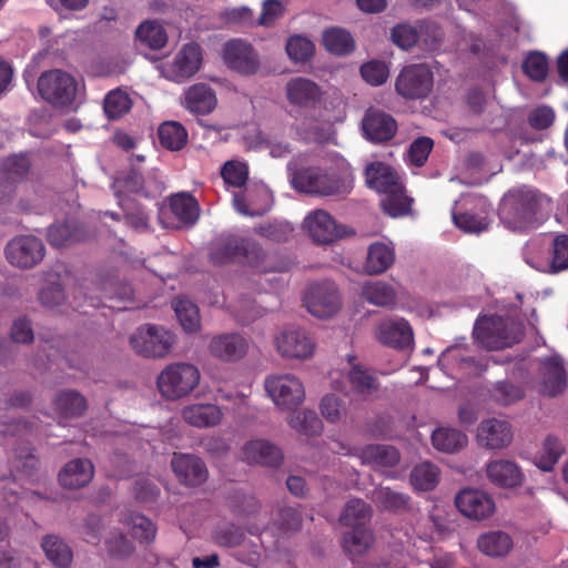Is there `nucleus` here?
<instances>
[{
	"mask_svg": "<svg viewBox=\"0 0 568 568\" xmlns=\"http://www.w3.org/2000/svg\"><path fill=\"white\" fill-rule=\"evenodd\" d=\"M159 140L162 146L168 150H181L187 141V132L179 122H164L158 130Z\"/></svg>",
	"mask_w": 568,
	"mask_h": 568,
	"instance_id": "obj_46",
	"label": "nucleus"
},
{
	"mask_svg": "<svg viewBox=\"0 0 568 568\" xmlns=\"http://www.w3.org/2000/svg\"><path fill=\"white\" fill-rule=\"evenodd\" d=\"M287 423L298 434L307 437L318 436L323 430L321 418L311 409L295 412L288 417Z\"/></svg>",
	"mask_w": 568,
	"mask_h": 568,
	"instance_id": "obj_41",
	"label": "nucleus"
},
{
	"mask_svg": "<svg viewBox=\"0 0 568 568\" xmlns=\"http://www.w3.org/2000/svg\"><path fill=\"white\" fill-rule=\"evenodd\" d=\"M135 36L152 50L162 49L168 42V34L164 28L155 21L141 23L135 31Z\"/></svg>",
	"mask_w": 568,
	"mask_h": 568,
	"instance_id": "obj_49",
	"label": "nucleus"
},
{
	"mask_svg": "<svg viewBox=\"0 0 568 568\" xmlns=\"http://www.w3.org/2000/svg\"><path fill=\"white\" fill-rule=\"evenodd\" d=\"M362 294L367 302L377 306H389L396 302L394 288L382 281L366 282L362 287Z\"/></svg>",
	"mask_w": 568,
	"mask_h": 568,
	"instance_id": "obj_47",
	"label": "nucleus"
},
{
	"mask_svg": "<svg viewBox=\"0 0 568 568\" xmlns=\"http://www.w3.org/2000/svg\"><path fill=\"white\" fill-rule=\"evenodd\" d=\"M103 109L108 119H120L130 111L131 99L125 92L121 90H113L106 94Z\"/></svg>",
	"mask_w": 568,
	"mask_h": 568,
	"instance_id": "obj_52",
	"label": "nucleus"
},
{
	"mask_svg": "<svg viewBox=\"0 0 568 568\" xmlns=\"http://www.w3.org/2000/svg\"><path fill=\"white\" fill-rule=\"evenodd\" d=\"M304 303L312 315L327 318L341 308V296L334 282L323 281L308 286L304 295Z\"/></svg>",
	"mask_w": 568,
	"mask_h": 568,
	"instance_id": "obj_9",
	"label": "nucleus"
},
{
	"mask_svg": "<svg viewBox=\"0 0 568 568\" xmlns=\"http://www.w3.org/2000/svg\"><path fill=\"white\" fill-rule=\"evenodd\" d=\"M30 160L26 155L7 158L0 168V202L12 201L17 183L24 180L30 171Z\"/></svg>",
	"mask_w": 568,
	"mask_h": 568,
	"instance_id": "obj_14",
	"label": "nucleus"
},
{
	"mask_svg": "<svg viewBox=\"0 0 568 568\" xmlns=\"http://www.w3.org/2000/svg\"><path fill=\"white\" fill-rule=\"evenodd\" d=\"M412 199L404 192L403 183L398 190H392L386 193V197L382 201L383 211L393 216H402L410 211Z\"/></svg>",
	"mask_w": 568,
	"mask_h": 568,
	"instance_id": "obj_51",
	"label": "nucleus"
},
{
	"mask_svg": "<svg viewBox=\"0 0 568 568\" xmlns=\"http://www.w3.org/2000/svg\"><path fill=\"white\" fill-rule=\"evenodd\" d=\"M362 464L374 468H393L400 462L399 450L386 444H371L359 449Z\"/></svg>",
	"mask_w": 568,
	"mask_h": 568,
	"instance_id": "obj_25",
	"label": "nucleus"
},
{
	"mask_svg": "<svg viewBox=\"0 0 568 568\" xmlns=\"http://www.w3.org/2000/svg\"><path fill=\"white\" fill-rule=\"evenodd\" d=\"M390 36L397 47L408 50L418 42L420 34L417 28L408 23H399L392 29Z\"/></svg>",
	"mask_w": 568,
	"mask_h": 568,
	"instance_id": "obj_62",
	"label": "nucleus"
},
{
	"mask_svg": "<svg viewBox=\"0 0 568 568\" xmlns=\"http://www.w3.org/2000/svg\"><path fill=\"white\" fill-rule=\"evenodd\" d=\"M278 353L291 359H307L314 354L315 342L300 327L285 328L276 337Z\"/></svg>",
	"mask_w": 568,
	"mask_h": 568,
	"instance_id": "obj_11",
	"label": "nucleus"
},
{
	"mask_svg": "<svg viewBox=\"0 0 568 568\" xmlns=\"http://www.w3.org/2000/svg\"><path fill=\"white\" fill-rule=\"evenodd\" d=\"M525 74L536 82H542L548 74L547 57L541 52L529 53L523 62Z\"/></svg>",
	"mask_w": 568,
	"mask_h": 568,
	"instance_id": "obj_55",
	"label": "nucleus"
},
{
	"mask_svg": "<svg viewBox=\"0 0 568 568\" xmlns=\"http://www.w3.org/2000/svg\"><path fill=\"white\" fill-rule=\"evenodd\" d=\"M182 416L189 425L204 428L217 425L223 417V413L213 404H193L183 408Z\"/></svg>",
	"mask_w": 568,
	"mask_h": 568,
	"instance_id": "obj_31",
	"label": "nucleus"
},
{
	"mask_svg": "<svg viewBox=\"0 0 568 568\" xmlns=\"http://www.w3.org/2000/svg\"><path fill=\"white\" fill-rule=\"evenodd\" d=\"M434 74L425 63L403 68L395 81L396 92L407 100L425 99L432 92Z\"/></svg>",
	"mask_w": 568,
	"mask_h": 568,
	"instance_id": "obj_7",
	"label": "nucleus"
},
{
	"mask_svg": "<svg viewBox=\"0 0 568 568\" xmlns=\"http://www.w3.org/2000/svg\"><path fill=\"white\" fill-rule=\"evenodd\" d=\"M352 389L366 397L376 393L379 388L378 379L359 365H353L348 373Z\"/></svg>",
	"mask_w": 568,
	"mask_h": 568,
	"instance_id": "obj_48",
	"label": "nucleus"
},
{
	"mask_svg": "<svg viewBox=\"0 0 568 568\" xmlns=\"http://www.w3.org/2000/svg\"><path fill=\"white\" fill-rule=\"evenodd\" d=\"M174 344V336L164 327L145 324L130 336L133 351L143 357H163Z\"/></svg>",
	"mask_w": 568,
	"mask_h": 568,
	"instance_id": "obj_6",
	"label": "nucleus"
},
{
	"mask_svg": "<svg viewBox=\"0 0 568 568\" xmlns=\"http://www.w3.org/2000/svg\"><path fill=\"white\" fill-rule=\"evenodd\" d=\"M129 523L132 526V534L135 538L145 542H150L155 538L156 528L144 515L132 514Z\"/></svg>",
	"mask_w": 568,
	"mask_h": 568,
	"instance_id": "obj_63",
	"label": "nucleus"
},
{
	"mask_svg": "<svg viewBox=\"0 0 568 568\" xmlns=\"http://www.w3.org/2000/svg\"><path fill=\"white\" fill-rule=\"evenodd\" d=\"M538 392L548 397L561 394L567 387V374L562 359L559 356H550L540 361L538 369Z\"/></svg>",
	"mask_w": 568,
	"mask_h": 568,
	"instance_id": "obj_12",
	"label": "nucleus"
},
{
	"mask_svg": "<svg viewBox=\"0 0 568 568\" xmlns=\"http://www.w3.org/2000/svg\"><path fill=\"white\" fill-rule=\"evenodd\" d=\"M175 315L185 332L194 333L200 328L201 321L197 306L190 300L176 297L172 302Z\"/></svg>",
	"mask_w": 568,
	"mask_h": 568,
	"instance_id": "obj_44",
	"label": "nucleus"
},
{
	"mask_svg": "<svg viewBox=\"0 0 568 568\" xmlns=\"http://www.w3.org/2000/svg\"><path fill=\"white\" fill-rule=\"evenodd\" d=\"M119 187L130 193L143 194L150 196L151 193L160 190V185L152 186L150 180L144 179L142 173L134 166L132 162L131 169L119 176L115 181Z\"/></svg>",
	"mask_w": 568,
	"mask_h": 568,
	"instance_id": "obj_39",
	"label": "nucleus"
},
{
	"mask_svg": "<svg viewBox=\"0 0 568 568\" xmlns=\"http://www.w3.org/2000/svg\"><path fill=\"white\" fill-rule=\"evenodd\" d=\"M549 211L550 197L528 186L508 191L499 205L501 222L513 231H527L537 226L541 215Z\"/></svg>",
	"mask_w": 568,
	"mask_h": 568,
	"instance_id": "obj_1",
	"label": "nucleus"
},
{
	"mask_svg": "<svg viewBox=\"0 0 568 568\" xmlns=\"http://www.w3.org/2000/svg\"><path fill=\"white\" fill-rule=\"evenodd\" d=\"M305 227L313 241L320 244L333 243L348 234L346 226L337 224L324 210L310 213L305 219Z\"/></svg>",
	"mask_w": 568,
	"mask_h": 568,
	"instance_id": "obj_13",
	"label": "nucleus"
},
{
	"mask_svg": "<svg viewBox=\"0 0 568 568\" xmlns=\"http://www.w3.org/2000/svg\"><path fill=\"white\" fill-rule=\"evenodd\" d=\"M171 466L180 483L189 487H197L209 477L204 462L195 455L175 453Z\"/></svg>",
	"mask_w": 568,
	"mask_h": 568,
	"instance_id": "obj_20",
	"label": "nucleus"
},
{
	"mask_svg": "<svg viewBox=\"0 0 568 568\" xmlns=\"http://www.w3.org/2000/svg\"><path fill=\"white\" fill-rule=\"evenodd\" d=\"M377 339L395 349H412L414 333L409 323L404 318H389L382 321L376 329Z\"/></svg>",
	"mask_w": 568,
	"mask_h": 568,
	"instance_id": "obj_17",
	"label": "nucleus"
},
{
	"mask_svg": "<svg viewBox=\"0 0 568 568\" xmlns=\"http://www.w3.org/2000/svg\"><path fill=\"white\" fill-rule=\"evenodd\" d=\"M245 239L236 235H221L211 243L210 260L215 265H224L240 260Z\"/></svg>",
	"mask_w": 568,
	"mask_h": 568,
	"instance_id": "obj_28",
	"label": "nucleus"
},
{
	"mask_svg": "<svg viewBox=\"0 0 568 568\" xmlns=\"http://www.w3.org/2000/svg\"><path fill=\"white\" fill-rule=\"evenodd\" d=\"M200 382V372L186 363L169 365L158 376V388L163 397L175 400L189 395Z\"/></svg>",
	"mask_w": 568,
	"mask_h": 568,
	"instance_id": "obj_4",
	"label": "nucleus"
},
{
	"mask_svg": "<svg viewBox=\"0 0 568 568\" xmlns=\"http://www.w3.org/2000/svg\"><path fill=\"white\" fill-rule=\"evenodd\" d=\"M364 136L374 143H384L394 138L397 131L395 119L381 110L371 108L362 120Z\"/></svg>",
	"mask_w": 568,
	"mask_h": 568,
	"instance_id": "obj_18",
	"label": "nucleus"
},
{
	"mask_svg": "<svg viewBox=\"0 0 568 568\" xmlns=\"http://www.w3.org/2000/svg\"><path fill=\"white\" fill-rule=\"evenodd\" d=\"M292 183L301 192L322 196H343L353 189L351 174L327 173L316 168L296 172Z\"/></svg>",
	"mask_w": 568,
	"mask_h": 568,
	"instance_id": "obj_2",
	"label": "nucleus"
},
{
	"mask_svg": "<svg viewBox=\"0 0 568 568\" xmlns=\"http://www.w3.org/2000/svg\"><path fill=\"white\" fill-rule=\"evenodd\" d=\"M365 178L369 189L384 194L392 190H398L402 184L394 169L383 162L369 163L365 169Z\"/></svg>",
	"mask_w": 568,
	"mask_h": 568,
	"instance_id": "obj_27",
	"label": "nucleus"
},
{
	"mask_svg": "<svg viewBox=\"0 0 568 568\" xmlns=\"http://www.w3.org/2000/svg\"><path fill=\"white\" fill-rule=\"evenodd\" d=\"M244 531L234 525H227L214 531L213 540L216 545L226 548H235L243 544Z\"/></svg>",
	"mask_w": 568,
	"mask_h": 568,
	"instance_id": "obj_61",
	"label": "nucleus"
},
{
	"mask_svg": "<svg viewBox=\"0 0 568 568\" xmlns=\"http://www.w3.org/2000/svg\"><path fill=\"white\" fill-rule=\"evenodd\" d=\"M562 454V446L555 437L548 436L542 446V453L537 463L538 467L544 471L552 470Z\"/></svg>",
	"mask_w": 568,
	"mask_h": 568,
	"instance_id": "obj_59",
	"label": "nucleus"
},
{
	"mask_svg": "<svg viewBox=\"0 0 568 568\" xmlns=\"http://www.w3.org/2000/svg\"><path fill=\"white\" fill-rule=\"evenodd\" d=\"M41 547L48 560L57 568H68L73 560L71 547L57 535H47L42 538Z\"/></svg>",
	"mask_w": 568,
	"mask_h": 568,
	"instance_id": "obj_33",
	"label": "nucleus"
},
{
	"mask_svg": "<svg viewBox=\"0 0 568 568\" xmlns=\"http://www.w3.org/2000/svg\"><path fill=\"white\" fill-rule=\"evenodd\" d=\"M446 359L456 363V365L464 369L466 374H479L485 369V366L476 361L475 357L466 356L459 347H449L444 353Z\"/></svg>",
	"mask_w": 568,
	"mask_h": 568,
	"instance_id": "obj_60",
	"label": "nucleus"
},
{
	"mask_svg": "<svg viewBox=\"0 0 568 568\" xmlns=\"http://www.w3.org/2000/svg\"><path fill=\"white\" fill-rule=\"evenodd\" d=\"M373 542V532L366 526L351 528L342 539L344 550L352 556L363 555L372 547Z\"/></svg>",
	"mask_w": 568,
	"mask_h": 568,
	"instance_id": "obj_40",
	"label": "nucleus"
},
{
	"mask_svg": "<svg viewBox=\"0 0 568 568\" xmlns=\"http://www.w3.org/2000/svg\"><path fill=\"white\" fill-rule=\"evenodd\" d=\"M4 252L11 265L28 270L42 262L45 247L43 242L34 235H20L8 242Z\"/></svg>",
	"mask_w": 568,
	"mask_h": 568,
	"instance_id": "obj_8",
	"label": "nucleus"
},
{
	"mask_svg": "<svg viewBox=\"0 0 568 568\" xmlns=\"http://www.w3.org/2000/svg\"><path fill=\"white\" fill-rule=\"evenodd\" d=\"M77 90L75 79L60 69L45 71L38 79L39 94L55 108L71 105L75 99Z\"/></svg>",
	"mask_w": 568,
	"mask_h": 568,
	"instance_id": "obj_5",
	"label": "nucleus"
},
{
	"mask_svg": "<svg viewBox=\"0 0 568 568\" xmlns=\"http://www.w3.org/2000/svg\"><path fill=\"white\" fill-rule=\"evenodd\" d=\"M467 436L455 428L439 427L432 434L433 446L444 453H456L467 445Z\"/></svg>",
	"mask_w": 568,
	"mask_h": 568,
	"instance_id": "obj_38",
	"label": "nucleus"
},
{
	"mask_svg": "<svg viewBox=\"0 0 568 568\" xmlns=\"http://www.w3.org/2000/svg\"><path fill=\"white\" fill-rule=\"evenodd\" d=\"M248 341L239 333H224L215 335L209 343L210 354L224 363H234L242 359L248 352Z\"/></svg>",
	"mask_w": 568,
	"mask_h": 568,
	"instance_id": "obj_16",
	"label": "nucleus"
},
{
	"mask_svg": "<svg viewBox=\"0 0 568 568\" xmlns=\"http://www.w3.org/2000/svg\"><path fill=\"white\" fill-rule=\"evenodd\" d=\"M550 273H558L568 268V235L559 234L554 237L550 247Z\"/></svg>",
	"mask_w": 568,
	"mask_h": 568,
	"instance_id": "obj_53",
	"label": "nucleus"
},
{
	"mask_svg": "<svg viewBox=\"0 0 568 568\" xmlns=\"http://www.w3.org/2000/svg\"><path fill=\"white\" fill-rule=\"evenodd\" d=\"M480 446L488 449H501L513 440V430L508 422L490 418L480 423L477 433Z\"/></svg>",
	"mask_w": 568,
	"mask_h": 568,
	"instance_id": "obj_21",
	"label": "nucleus"
},
{
	"mask_svg": "<svg viewBox=\"0 0 568 568\" xmlns=\"http://www.w3.org/2000/svg\"><path fill=\"white\" fill-rule=\"evenodd\" d=\"M371 518V506L361 498H352L345 504L339 515V523L349 528L365 527Z\"/></svg>",
	"mask_w": 568,
	"mask_h": 568,
	"instance_id": "obj_37",
	"label": "nucleus"
},
{
	"mask_svg": "<svg viewBox=\"0 0 568 568\" xmlns=\"http://www.w3.org/2000/svg\"><path fill=\"white\" fill-rule=\"evenodd\" d=\"M265 389L276 406L294 409L303 403L305 390L302 382L293 375H278L266 378Z\"/></svg>",
	"mask_w": 568,
	"mask_h": 568,
	"instance_id": "obj_10",
	"label": "nucleus"
},
{
	"mask_svg": "<svg viewBox=\"0 0 568 568\" xmlns=\"http://www.w3.org/2000/svg\"><path fill=\"white\" fill-rule=\"evenodd\" d=\"M361 75L371 85L384 84L389 77L388 65L381 60H371L361 67Z\"/></svg>",
	"mask_w": 568,
	"mask_h": 568,
	"instance_id": "obj_56",
	"label": "nucleus"
},
{
	"mask_svg": "<svg viewBox=\"0 0 568 568\" xmlns=\"http://www.w3.org/2000/svg\"><path fill=\"white\" fill-rule=\"evenodd\" d=\"M433 148L434 141L429 136H419L415 139L410 143L407 152V159L409 163L417 168L423 166L426 163Z\"/></svg>",
	"mask_w": 568,
	"mask_h": 568,
	"instance_id": "obj_58",
	"label": "nucleus"
},
{
	"mask_svg": "<svg viewBox=\"0 0 568 568\" xmlns=\"http://www.w3.org/2000/svg\"><path fill=\"white\" fill-rule=\"evenodd\" d=\"M372 499L378 508L394 514L410 511L413 507L410 496L387 486H377L372 491Z\"/></svg>",
	"mask_w": 568,
	"mask_h": 568,
	"instance_id": "obj_30",
	"label": "nucleus"
},
{
	"mask_svg": "<svg viewBox=\"0 0 568 568\" xmlns=\"http://www.w3.org/2000/svg\"><path fill=\"white\" fill-rule=\"evenodd\" d=\"M457 509L467 518L483 520L495 509L493 499L481 490L465 488L455 497Z\"/></svg>",
	"mask_w": 568,
	"mask_h": 568,
	"instance_id": "obj_19",
	"label": "nucleus"
},
{
	"mask_svg": "<svg viewBox=\"0 0 568 568\" xmlns=\"http://www.w3.org/2000/svg\"><path fill=\"white\" fill-rule=\"evenodd\" d=\"M477 547L484 555L499 558L508 555L514 547V542L508 532L491 530L478 537Z\"/></svg>",
	"mask_w": 568,
	"mask_h": 568,
	"instance_id": "obj_32",
	"label": "nucleus"
},
{
	"mask_svg": "<svg viewBox=\"0 0 568 568\" xmlns=\"http://www.w3.org/2000/svg\"><path fill=\"white\" fill-rule=\"evenodd\" d=\"M224 61L239 73L255 74L260 69V59L254 48L243 40H231L224 45Z\"/></svg>",
	"mask_w": 568,
	"mask_h": 568,
	"instance_id": "obj_15",
	"label": "nucleus"
},
{
	"mask_svg": "<svg viewBox=\"0 0 568 568\" xmlns=\"http://www.w3.org/2000/svg\"><path fill=\"white\" fill-rule=\"evenodd\" d=\"M202 51L197 43L185 44L170 65L171 79L183 82L193 77L201 67Z\"/></svg>",
	"mask_w": 568,
	"mask_h": 568,
	"instance_id": "obj_22",
	"label": "nucleus"
},
{
	"mask_svg": "<svg viewBox=\"0 0 568 568\" xmlns=\"http://www.w3.org/2000/svg\"><path fill=\"white\" fill-rule=\"evenodd\" d=\"M439 469L429 462H423L416 465L410 474V485L419 491H429L434 489L438 483Z\"/></svg>",
	"mask_w": 568,
	"mask_h": 568,
	"instance_id": "obj_43",
	"label": "nucleus"
},
{
	"mask_svg": "<svg viewBox=\"0 0 568 568\" xmlns=\"http://www.w3.org/2000/svg\"><path fill=\"white\" fill-rule=\"evenodd\" d=\"M255 232L273 242L281 243L290 239L293 229L288 223L275 222L260 225L255 227Z\"/></svg>",
	"mask_w": 568,
	"mask_h": 568,
	"instance_id": "obj_64",
	"label": "nucleus"
},
{
	"mask_svg": "<svg viewBox=\"0 0 568 568\" xmlns=\"http://www.w3.org/2000/svg\"><path fill=\"white\" fill-rule=\"evenodd\" d=\"M94 466L88 458H75L59 471L58 480L67 489H80L93 478Z\"/></svg>",
	"mask_w": 568,
	"mask_h": 568,
	"instance_id": "obj_23",
	"label": "nucleus"
},
{
	"mask_svg": "<svg viewBox=\"0 0 568 568\" xmlns=\"http://www.w3.org/2000/svg\"><path fill=\"white\" fill-rule=\"evenodd\" d=\"M243 457L248 464L278 467L283 460L281 449L265 439H253L243 447Z\"/></svg>",
	"mask_w": 568,
	"mask_h": 568,
	"instance_id": "obj_24",
	"label": "nucleus"
},
{
	"mask_svg": "<svg viewBox=\"0 0 568 568\" xmlns=\"http://www.w3.org/2000/svg\"><path fill=\"white\" fill-rule=\"evenodd\" d=\"M170 209L178 221L191 226L195 224L200 215L197 201L189 193H178L170 197Z\"/></svg>",
	"mask_w": 568,
	"mask_h": 568,
	"instance_id": "obj_34",
	"label": "nucleus"
},
{
	"mask_svg": "<svg viewBox=\"0 0 568 568\" xmlns=\"http://www.w3.org/2000/svg\"><path fill=\"white\" fill-rule=\"evenodd\" d=\"M395 261L394 251L382 242L369 245L365 262V271L371 274H382L388 270Z\"/></svg>",
	"mask_w": 568,
	"mask_h": 568,
	"instance_id": "obj_36",
	"label": "nucleus"
},
{
	"mask_svg": "<svg viewBox=\"0 0 568 568\" xmlns=\"http://www.w3.org/2000/svg\"><path fill=\"white\" fill-rule=\"evenodd\" d=\"M55 408L65 417H79L87 410L88 404L79 392L67 389L55 396Z\"/></svg>",
	"mask_w": 568,
	"mask_h": 568,
	"instance_id": "obj_42",
	"label": "nucleus"
},
{
	"mask_svg": "<svg viewBox=\"0 0 568 568\" xmlns=\"http://www.w3.org/2000/svg\"><path fill=\"white\" fill-rule=\"evenodd\" d=\"M323 44L336 55H345L351 53L355 43L351 33L341 28H331L323 32Z\"/></svg>",
	"mask_w": 568,
	"mask_h": 568,
	"instance_id": "obj_45",
	"label": "nucleus"
},
{
	"mask_svg": "<svg viewBox=\"0 0 568 568\" xmlns=\"http://www.w3.org/2000/svg\"><path fill=\"white\" fill-rule=\"evenodd\" d=\"M474 336L488 349H503L518 343L521 339L523 329L511 320L490 316L476 322Z\"/></svg>",
	"mask_w": 568,
	"mask_h": 568,
	"instance_id": "obj_3",
	"label": "nucleus"
},
{
	"mask_svg": "<svg viewBox=\"0 0 568 568\" xmlns=\"http://www.w3.org/2000/svg\"><path fill=\"white\" fill-rule=\"evenodd\" d=\"M288 101L295 105H307L320 97L318 85L305 78L291 79L286 84Z\"/></svg>",
	"mask_w": 568,
	"mask_h": 568,
	"instance_id": "obj_35",
	"label": "nucleus"
},
{
	"mask_svg": "<svg viewBox=\"0 0 568 568\" xmlns=\"http://www.w3.org/2000/svg\"><path fill=\"white\" fill-rule=\"evenodd\" d=\"M216 95L205 83H195L184 92L183 105L194 114H209L216 108Z\"/></svg>",
	"mask_w": 568,
	"mask_h": 568,
	"instance_id": "obj_26",
	"label": "nucleus"
},
{
	"mask_svg": "<svg viewBox=\"0 0 568 568\" xmlns=\"http://www.w3.org/2000/svg\"><path fill=\"white\" fill-rule=\"evenodd\" d=\"M221 176L225 184L233 187H243L248 180V168L241 161L230 160L223 164Z\"/></svg>",
	"mask_w": 568,
	"mask_h": 568,
	"instance_id": "obj_54",
	"label": "nucleus"
},
{
	"mask_svg": "<svg viewBox=\"0 0 568 568\" xmlns=\"http://www.w3.org/2000/svg\"><path fill=\"white\" fill-rule=\"evenodd\" d=\"M48 241L55 247L71 245L82 236L74 223H55L48 229Z\"/></svg>",
	"mask_w": 568,
	"mask_h": 568,
	"instance_id": "obj_50",
	"label": "nucleus"
},
{
	"mask_svg": "<svg viewBox=\"0 0 568 568\" xmlns=\"http://www.w3.org/2000/svg\"><path fill=\"white\" fill-rule=\"evenodd\" d=\"M486 475L490 483L499 487H516L523 481V474L518 465L507 459L488 463Z\"/></svg>",
	"mask_w": 568,
	"mask_h": 568,
	"instance_id": "obj_29",
	"label": "nucleus"
},
{
	"mask_svg": "<svg viewBox=\"0 0 568 568\" xmlns=\"http://www.w3.org/2000/svg\"><path fill=\"white\" fill-rule=\"evenodd\" d=\"M314 43L305 37H292L286 43V52L295 62H305L314 54Z\"/></svg>",
	"mask_w": 568,
	"mask_h": 568,
	"instance_id": "obj_57",
	"label": "nucleus"
}]
</instances>
